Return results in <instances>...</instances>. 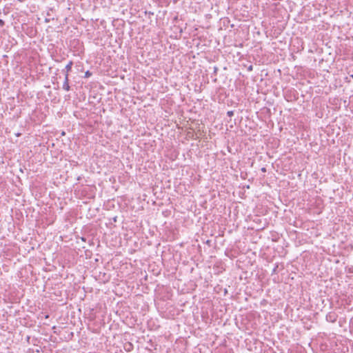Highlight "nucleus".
Listing matches in <instances>:
<instances>
[{
  "label": "nucleus",
  "instance_id": "obj_10",
  "mask_svg": "<svg viewBox=\"0 0 353 353\" xmlns=\"http://www.w3.org/2000/svg\"><path fill=\"white\" fill-rule=\"evenodd\" d=\"M114 221H117V217L114 218Z\"/></svg>",
  "mask_w": 353,
  "mask_h": 353
},
{
  "label": "nucleus",
  "instance_id": "obj_5",
  "mask_svg": "<svg viewBox=\"0 0 353 353\" xmlns=\"http://www.w3.org/2000/svg\"><path fill=\"white\" fill-rule=\"evenodd\" d=\"M227 114L228 117H231L234 115V111L233 110H230L227 112Z\"/></svg>",
  "mask_w": 353,
  "mask_h": 353
},
{
  "label": "nucleus",
  "instance_id": "obj_9",
  "mask_svg": "<svg viewBox=\"0 0 353 353\" xmlns=\"http://www.w3.org/2000/svg\"><path fill=\"white\" fill-rule=\"evenodd\" d=\"M217 70H218V68L216 67H214V73H216Z\"/></svg>",
  "mask_w": 353,
  "mask_h": 353
},
{
  "label": "nucleus",
  "instance_id": "obj_4",
  "mask_svg": "<svg viewBox=\"0 0 353 353\" xmlns=\"http://www.w3.org/2000/svg\"><path fill=\"white\" fill-rule=\"evenodd\" d=\"M92 72H90L89 70H88V71H86V72H85L84 78H89L90 77H91V76H92Z\"/></svg>",
  "mask_w": 353,
  "mask_h": 353
},
{
  "label": "nucleus",
  "instance_id": "obj_1",
  "mask_svg": "<svg viewBox=\"0 0 353 353\" xmlns=\"http://www.w3.org/2000/svg\"><path fill=\"white\" fill-rule=\"evenodd\" d=\"M338 315L334 312H330L326 314L325 319L330 323H335L337 320Z\"/></svg>",
  "mask_w": 353,
  "mask_h": 353
},
{
  "label": "nucleus",
  "instance_id": "obj_2",
  "mask_svg": "<svg viewBox=\"0 0 353 353\" xmlns=\"http://www.w3.org/2000/svg\"><path fill=\"white\" fill-rule=\"evenodd\" d=\"M69 74H65V78H64V82L63 84V89H64L66 91H69L70 90V86L69 85Z\"/></svg>",
  "mask_w": 353,
  "mask_h": 353
},
{
  "label": "nucleus",
  "instance_id": "obj_7",
  "mask_svg": "<svg viewBox=\"0 0 353 353\" xmlns=\"http://www.w3.org/2000/svg\"><path fill=\"white\" fill-rule=\"evenodd\" d=\"M261 172H266V168H262L261 169Z\"/></svg>",
  "mask_w": 353,
  "mask_h": 353
},
{
  "label": "nucleus",
  "instance_id": "obj_8",
  "mask_svg": "<svg viewBox=\"0 0 353 353\" xmlns=\"http://www.w3.org/2000/svg\"><path fill=\"white\" fill-rule=\"evenodd\" d=\"M252 68H253V66H252V65H250V66L248 67V70H249V71H252Z\"/></svg>",
  "mask_w": 353,
  "mask_h": 353
},
{
  "label": "nucleus",
  "instance_id": "obj_3",
  "mask_svg": "<svg viewBox=\"0 0 353 353\" xmlns=\"http://www.w3.org/2000/svg\"><path fill=\"white\" fill-rule=\"evenodd\" d=\"M72 65L73 61H70L68 63L65 65V69L62 70V72H63L64 74H68V72L72 70Z\"/></svg>",
  "mask_w": 353,
  "mask_h": 353
},
{
  "label": "nucleus",
  "instance_id": "obj_6",
  "mask_svg": "<svg viewBox=\"0 0 353 353\" xmlns=\"http://www.w3.org/2000/svg\"><path fill=\"white\" fill-rule=\"evenodd\" d=\"M4 25H5L4 21L0 19V27L2 28L3 26H4Z\"/></svg>",
  "mask_w": 353,
  "mask_h": 353
}]
</instances>
